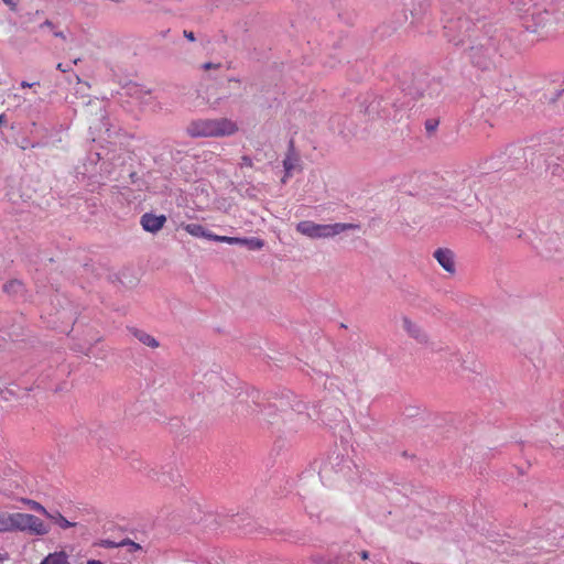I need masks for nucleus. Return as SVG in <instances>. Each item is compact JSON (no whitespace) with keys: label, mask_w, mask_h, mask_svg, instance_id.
I'll use <instances>...</instances> for the list:
<instances>
[{"label":"nucleus","mask_w":564,"mask_h":564,"mask_svg":"<svg viewBox=\"0 0 564 564\" xmlns=\"http://www.w3.org/2000/svg\"><path fill=\"white\" fill-rule=\"evenodd\" d=\"M87 564H104V563L98 560H90L87 562Z\"/></svg>","instance_id":"bb28decb"},{"label":"nucleus","mask_w":564,"mask_h":564,"mask_svg":"<svg viewBox=\"0 0 564 564\" xmlns=\"http://www.w3.org/2000/svg\"><path fill=\"white\" fill-rule=\"evenodd\" d=\"M46 518L51 519L55 524L59 528L66 530L76 525L75 522L68 521L61 512L55 511L53 513L48 512Z\"/></svg>","instance_id":"9b49d317"},{"label":"nucleus","mask_w":564,"mask_h":564,"mask_svg":"<svg viewBox=\"0 0 564 564\" xmlns=\"http://www.w3.org/2000/svg\"><path fill=\"white\" fill-rule=\"evenodd\" d=\"M3 290L9 294H17L22 290V283L18 280H12L3 285Z\"/></svg>","instance_id":"4468645a"},{"label":"nucleus","mask_w":564,"mask_h":564,"mask_svg":"<svg viewBox=\"0 0 564 564\" xmlns=\"http://www.w3.org/2000/svg\"><path fill=\"white\" fill-rule=\"evenodd\" d=\"M241 161H242L241 165L247 166V167H252V160L249 156H247V155L242 156Z\"/></svg>","instance_id":"6ab92c4d"},{"label":"nucleus","mask_w":564,"mask_h":564,"mask_svg":"<svg viewBox=\"0 0 564 564\" xmlns=\"http://www.w3.org/2000/svg\"><path fill=\"white\" fill-rule=\"evenodd\" d=\"M40 564H68V555L65 551L50 553Z\"/></svg>","instance_id":"9d476101"},{"label":"nucleus","mask_w":564,"mask_h":564,"mask_svg":"<svg viewBox=\"0 0 564 564\" xmlns=\"http://www.w3.org/2000/svg\"><path fill=\"white\" fill-rule=\"evenodd\" d=\"M434 258L446 272L455 273V260L452 250L440 248L434 252Z\"/></svg>","instance_id":"20e7f679"},{"label":"nucleus","mask_w":564,"mask_h":564,"mask_svg":"<svg viewBox=\"0 0 564 564\" xmlns=\"http://www.w3.org/2000/svg\"><path fill=\"white\" fill-rule=\"evenodd\" d=\"M217 67H219V64L205 63V64L203 65V68H204L205 70H208V69H212V68H217Z\"/></svg>","instance_id":"412c9836"},{"label":"nucleus","mask_w":564,"mask_h":564,"mask_svg":"<svg viewBox=\"0 0 564 564\" xmlns=\"http://www.w3.org/2000/svg\"><path fill=\"white\" fill-rule=\"evenodd\" d=\"M57 69H58V70H61V72H63V73H65V72L70 70V67H68V66H64V64H63V63H58V64H57Z\"/></svg>","instance_id":"4be33fe9"},{"label":"nucleus","mask_w":564,"mask_h":564,"mask_svg":"<svg viewBox=\"0 0 564 564\" xmlns=\"http://www.w3.org/2000/svg\"><path fill=\"white\" fill-rule=\"evenodd\" d=\"M355 229H359V225L344 223L319 225L310 220L300 221L296 225L297 232L312 239L332 238L340 235L344 231Z\"/></svg>","instance_id":"f03ea898"},{"label":"nucleus","mask_w":564,"mask_h":564,"mask_svg":"<svg viewBox=\"0 0 564 564\" xmlns=\"http://www.w3.org/2000/svg\"><path fill=\"white\" fill-rule=\"evenodd\" d=\"M133 335L145 346H149L152 348H156L159 346V343L156 341V339L143 330L135 329V330H133Z\"/></svg>","instance_id":"f8f14e48"},{"label":"nucleus","mask_w":564,"mask_h":564,"mask_svg":"<svg viewBox=\"0 0 564 564\" xmlns=\"http://www.w3.org/2000/svg\"><path fill=\"white\" fill-rule=\"evenodd\" d=\"M184 36H185L187 40L192 41V42H193V41H195V36H194V33H193L192 31H187V30H185V31H184Z\"/></svg>","instance_id":"aec40b11"},{"label":"nucleus","mask_w":564,"mask_h":564,"mask_svg":"<svg viewBox=\"0 0 564 564\" xmlns=\"http://www.w3.org/2000/svg\"><path fill=\"white\" fill-rule=\"evenodd\" d=\"M33 85H34V84H30V83H28V82H22V83H21V87H22V88L32 87Z\"/></svg>","instance_id":"b1692460"},{"label":"nucleus","mask_w":564,"mask_h":564,"mask_svg":"<svg viewBox=\"0 0 564 564\" xmlns=\"http://www.w3.org/2000/svg\"><path fill=\"white\" fill-rule=\"evenodd\" d=\"M28 516L29 513H9L10 531H25Z\"/></svg>","instance_id":"6e6552de"},{"label":"nucleus","mask_w":564,"mask_h":564,"mask_svg":"<svg viewBox=\"0 0 564 564\" xmlns=\"http://www.w3.org/2000/svg\"><path fill=\"white\" fill-rule=\"evenodd\" d=\"M194 138H219L232 135L238 131V126L230 119H200L192 121L186 129Z\"/></svg>","instance_id":"f257e3e1"},{"label":"nucleus","mask_w":564,"mask_h":564,"mask_svg":"<svg viewBox=\"0 0 564 564\" xmlns=\"http://www.w3.org/2000/svg\"><path fill=\"white\" fill-rule=\"evenodd\" d=\"M26 502L32 510L41 512L45 517L48 514V511L41 503H39L34 500H28Z\"/></svg>","instance_id":"f3484780"},{"label":"nucleus","mask_w":564,"mask_h":564,"mask_svg":"<svg viewBox=\"0 0 564 564\" xmlns=\"http://www.w3.org/2000/svg\"><path fill=\"white\" fill-rule=\"evenodd\" d=\"M54 35L58 36V37H62V39H65V35H64L63 32H55Z\"/></svg>","instance_id":"c756f323"},{"label":"nucleus","mask_w":564,"mask_h":564,"mask_svg":"<svg viewBox=\"0 0 564 564\" xmlns=\"http://www.w3.org/2000/svg\"><path fill=\"white\" fill-rule=\"evenodd\" d=\"M212 240L218 241V242H227L229 245H238V243L242 245V242H243V238L218 236V235H215L214 237H212Z\"/></svg>","instance_id":"ddd939ff"},{"label":"nucleus","mask_w":564,"mask_h":564,"mask_svg":"<svg viewBox=\"0 0 564 564\" xmlns=\"http://www.w3.org/2000/svg\"><path fill=\"white\" fill-rule=\"evenodd\" d=\"M140 223L145 231L155 234L164 227L166 223V217L164 215H154L152 213H145L141 217Z\"/></svg>","instance_id":"7ed1b4c3"},{"label":"nucleus","mask_w":564,"mask_h":564,"mask_svg":"<svg viewBox=\"0 0 564 564\" xmlns=\"http://www.w3.org/2000/svg\"><path fill=\"white\" fill-rule=\"evenodd\" d=\"M402 327L411 337H413L417 341L423 343L426 340V335L423 332V329L416 323L412 322L410 318H402Z\"/></svg>","instance_id":"39448f33"},{"label":"nucleus","mask_w":564,"mask_h":564,"mask_svg":"<svg viewBox=\"0 0 564 564\" xmlns=\"http://www.w3.org/2000/svg\"><path fill=\"white\" fill-rule=\"evenodd\" d=\"M6 122V116L4 113L0 115V127Z\"/></svg>","instance_id":"a878e982"},{"label":"nucleus","mask_w":564,"mask_h":564,"mask_svg":"<svg viewBox=\"0 0 564 564\" xmlns=\"http://www.w3.org/2000/svg\"><path fill=\"white\" fill-rule=\"evenodd\" d=\"M79 62V58L74 59V64L76 65Z\"/></svg>","instance_id":"7c9ffc66"},{"label":"nucleus","mask_w":564,"mask_h":564,"mask_svg":"<svg viewBox=\"0 0 564 564\" xmlns=\"http://www.w3.org/2000/svg\"><path fill=\"white\" fill-rule=\"evenodd\" d=\"M184 230L194 237H203L212 240L215 234L208 232L202 225L198 224H186L183 226Z\"/></svg>","instance_id":"1a4fd4ad"},{"label":"nucleus","mask_w":564,"mask_h":564,"mask_svg":"<svg viewBox=\"0 0 564 564\" xmlns=\"http://www.w3.org/2000/svg\"><path fill=\"white\" fill-rule=\"evenodd\" d=\"M26 519L25 531L37 535H45L48 533L47 525L40 518L29 513Z\"/></svg>","instance_id":"423d86ee"},{"label":"nucleus","mask_w":564,"mask_h":564,"mask_svg":"<svg viewBox=\"0 0 564 564\" xmlns=\"http://www.w3.org/2000/svg\"><path fill=\"white\" fill-rule=\"evenodd\" d=\"M127 544H130L133 546L134 550H139L140 549V545L130 541V540H124L120 543V545H127ZM104 545L107 546V547H115V546H119V544H116L111 541H105L104 542Z\"/></svg>","instance_id":"a211bd4d"},{"label":"nucleus","mask_w":564,"mask_h":564,"mask_svg":"<svg viewBox=\"0 0 564 564\" xmlns=\"http://www.w3.org/2000/svg\"><path fill=\"white\" fill-rule=\"evenodd\" d=\"M299 165V156L294 152L293 149V142L290 144V150L283 160V166L285 170V177H289L291 173Z\"/></svg>","instance_id":"0eeeda50"},{"label":"nucleus","mask_w":564,"mask_h":564,"mask_svg":"<svg viewBox=\"0 0 564 564\" xmlns=\"http://www.w3.org/2000/svg\"><path fill=\"white\" fill-rule=\"evenodd\" d=\"M7 6L11 8V10H15L17 4L13 0H2Z\"/></svg>","instance_id":"5701e85b"},{"label":"nucleus","mask_w":564,"mask_h":564,"mask_svg":"<svg viewBox=\"0 0 564 564\" xmlns=\"http://www.w3.org/2000/svg\"><path fill=\"white\" fill-rule=\"evenodd\" d=\"M242 245H247L249 249L259 250L264 246V242L258 238H243Z\"/></svg>","instance_id":"2eb2a0df"},{"label":"nucleus","mask_w":564,"mask_h":564,"mask_svg":"<svg viewBox=\"0 0 564 564\" xmlns=\"http://www.w3.org/2000/svg\"><path fill=\"white\" fill-rule=\"evenodd\" d=\"M360 555L362 560H367L369 557V553L367 551H362Z\"/></svg>","instance_id":"393cba45"},{"label":"nucleus","mask_w":564,"mask_h":564,"mask_svg":"<svg viewBox=\"0 0 564 564\" xmlns=\"http://www.w3.org/2000/svg\"><path fill=\"white\" fill-rule=\"evenodd\" d=\"M0 532H10V518L7 512H0Z\"/></svg>","instance_id":"dca6fc26"},{"label":"nucleus","mask_w":564,"mask_h":564,"mask_svg":"<svg viewBox=\"0 0 564 564\" xmlns=\"http://www.w3.org/2000/svg\"><path fill=\"white\" fill-rule=\"evenodd\" d=\"M52 25H53V24H52V22H51V21H48V20H46V21L42 24V26H46V28H52Z\"/></svg>","instance_id":"cd10ccee"},{"label":"nucleus","mask_w":564,"mask_h":564,"mask_svg":"<svg viewBox=\"0 0 564 564\" xmlns=\"http://www.w3.org/2000/svg\"><path fill=\"white\" fill-rule=\"evenodd\" d=\"M7 560H8V555L0 553V562H4Z\"/></svg>","instance_id":"c85d7f7f"}]
</instances>
